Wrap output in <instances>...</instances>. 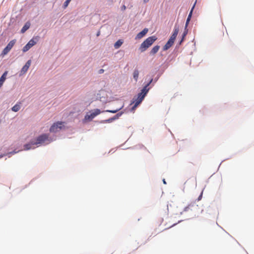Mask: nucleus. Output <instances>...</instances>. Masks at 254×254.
<instances>
[{"label":"nucleus","mask_w":254,"mask_h":254,"mask_svg":"<svg viewBox=\"0 0 254 254\" xmlns=\"http://www.w3.org/2000/svg\"><path fill=\"white\" fill-rule=\"evenodd\" d=\"M153 79H151L150 81L142 89L141 92L138 93L137 96L134 97L133 99V101L132 102V104H134L133 106L132 107V110H134L137 106L141 103L145 96L148 93L149 88H148V86L151 84L152 82Z\"/></svg>","instance_id":"f257e3e1"},{"label":"nucleus","mask_w":254,"mask_h":254,"mask_svg":"<svg viewBox=\"0 0 254 254\" xmlns=\"http://www.w3.org/2000/svg\"><path fill=\"white\" fill-rule=\"evenodd\" d=\"M157 40V38L154 36H151L147 38L143 43L141 44L139 49L141 52L145 51L149 47Z\"/></svg>","instance_id":"f03ea898"},{"label":"nucleus","mask_w":254,"mask_h":254,"mask_svg":"<svg viewBox=\"0 0 254 254\" xmlns=\"http://www.w3.org/2000/svg\"><path fill=\"white\" fill-rule=\"evenodd\" d=\"M46 141H48L49 142H51V140L49 139V135L47 134H43L40 136H39L36 138V141H35L34 140L32 141V143L33 144L38 145L42 144L44 143Z\"/></svg>","instance_id":"7ed1b4c3"},{"label":"nucleus","mask_w":254,"mask_h":254,"mask_svg":"<svg viewBox=\"0 0 254 254\" xmlns=\"http://www.w3.org/2000/svg\"><path fill=\"white\" fill-rule=\"evenodd\" d=\"M64 126V123L62 122H58L54 123L50 127V131L51 132H56L61 130Z\"/></svg>","instance_id":"20e7f679"},{"label":"nucleus","mask_w":254,"mask_h":254,"mask_svg":"<svg viewBox=\"0 0 254 254\" xmlns=\"http://www.w3.org/2000/svg\"><path fill=\"white\" fill-rule=\"evenodd\" d=\"M16 42V40L14 39L11 41H10L6 47L3 49V50L2 52V55H6L12 49L13 46L14 45Z\"/></svg>","instance_id":"39448f33"},{"label":"nucleus","mask_w":254,"mask_h":254,"mask_svg":"<svg viewBox=\"0 0 254 254\" xmlns=\"http://www.w3.org/2000/svg\"><path fill=\"white\" fill-rule=\"evenodd\" d=\"M179 31V26L177 25H175V27H174V30H173V33L171 35L169 39H170L174 42L177 37V36L178 34Z\"/></svg>","instance_id":"423d86ee"},{"label":"nucleus","mask_w":254,"mask_h":254,"mask_svg":"<svg viewBox=\"0 0 254 254\" xmlns=\"http://www.w3.org/2000/svg\"><path fill=\"white\" fill-rule=\"evenodd\" d=\"M148 29L144 28L142 31L138 33L135 37V39H140L144 37L148 32Z\"/></svg>","instance_id":"0eeeda50"},{"label":"nucleus","mask_w":254,"mask_h":254,"mask_svg":"<svg viewBox=\"0 0 254 254\" xmlns=\"http://www.w3.org/2000/svg\"><path fill=\"white\" fill-rule=\"evenodd\" d=\"M31 64V60H28L25 64L22 67L21 72L23 73H25L28 70L29 66Z\"/></svg>","instance_id":"6e6552de"},{"label":"nucleus","mask_w":254,"mask_h":254,"mask_svg":"<svg viewBox=\"0 0 254 254\" xmlns=\"http://www.w3.org/2000/svg\"><path fill=\"white\" fill-rule=\"evenodd\" d=\"M174 43V42L173 41H172L170 39H169L168 42L166 43V44L163 47V50L166 51V50H168L170 47H171L173 46Z\"/></svg>","instance_id":"1a4fd4ad"},{"label":"nucleus","mask_w":254,"mask_h":254,"mask_svg":"<svg viewBox=\"0 0 254 254\" xmlns=\"http://www.w3.org/2000/svg\"><path fill=\"white\" fill-rule=\"evenodd\" d=\"M38 40V37H34L32 39H31L27 44L29 45L30 48H31L32 46H33L37 43Z\"/></svg>","instance_id":"9d476101"},{"label":"nucleus","mask_w":254,"mask_h":254,"mask_svg":"<svg viewBox=\"0 0 254 254\" xmlns=\"http://www.w3.org/2000/svg\"><path fill=\"white\" fill-rule=\"evenodd\" d=\"M7 73L8 71H5L0 78V88H1L5 80L6 79V76L7 74Z\"/></svg>","instance_id":"9b49d317"},{"label":"nucleus","mask_w":254,"mask_h":254,"mask_svg":"<svg viewBox=\"0 0 254 254\" xmlns=\"http://www.w3.org/2000/svg\"><path fill=\"white\" fill-rule=\"evenodd\" d=\"M21 107V103L17 102L13 107H12L11 110L12 111L16 112H18Z\"/></svg>","instance_id":"f8f14e48"},{"label":"nucleus","mask_w":254,"mask_h":254,"mask_svg":"<svg viewBox=\"0 0 254 254\" xmlns=\"http://www.w3.org/2000/svg\"><path fill=\"white\" fill-rule=\"evenodd\" d=\"M195 6V4L193 5L192 8H191L189 15H188V17L187 18V21H186V28H187V27L188 26V24H189V23L190 20V18L191 17V15H192V10H193V9L194 8Z\"/></svg>","instance_id":"ddd939ff"},{"label":"nucleus","mask_w":254,"mask_h":254,"mask_svg":"<svg viewBox=\"0 0 254 254\" xmlns=\"http://www.w3.org/2000/svg\"><path fill=\"white\" fill-rule=\"evenodd\" d=\"M30 26V23L29 22H26L24 26L21 30V32L22 33H24L27 30H28Z\"/></svg>","instance_id":"4468645a"},{"label":"nucleus","mask_w":254,"mask_h":254,"mask_svg":"<svg viewBox=\"0 0 254 254\" xmlns=\"http://www.w3.org/2000/svg\"><path fill=\"white\" fill-rule=\"evenodd\" d=\"M160 49V46H154L151 50L150 51V54L151 55H154L155 54H156V53L158 52V51H159Z\"/></svg>","instance_id":"2eb2a0df"},{"label":"nucleus","mask_w":254,"mask_h":254,"mask_svg":"<svg viewBox=\"0 0 254 254\" xmlns=\"http://www.w3.org/2000/svg\"><path fill=\"white\" fill-rule=\"evenodd\" d=\"M95 116H94V114L92 112L90 114H87L85 116V119L86 120H92L93 118H94Z\"/></svg>","instance_id":"dca6fc26"},{"label":"nucleus","mask_w":254,"mask_h":254,"mask_svg":"<svg viewBox=\"0 0 254 254\" xmlns=\"http://www.w3.org/2000/svg\"><path fill=\"white\" fill-rule=\"evenodd\" d=\"M139 75V71L137 69H135L133 73V77L135 81H137L138 80V77Z\"/></svg>","instance_id":"f3484780"},{"label":"nucleus","mask_w":254,"mask_h":254,"mask_svg":"<svg viewBox=\"0 0 254 254\" xmlns=\"http://www.w3.org/2000/svg\"><path fill=\"white\" fill-rule=\"evenodd\" d=\"M122 44L123 42L121 40L117 41L114 45L115 48L118 49L122 45Z\"/></svg>","instance_id":"a211bd4d"},{"label":"nucleus","mask_w":254,"mask_h":254,"mask_svg":"<svg viewBox=\"0 0 254 254\" xmlns=\"http://www.w3.org/2000/svg\"><path fill=\"white\" fill-rule=\"evenodd\" d=\"M34 144H33L32 143V141L29 143H27V144H26L25 145H24V149L25 150H29V149H30L31 148H32V145H33Z\"/></svg>","instance_id":"6ab92c4d"},{"label":"nucleus","mask_w":254,"mask_h":254,"mask_svg":"<svg viewBox=\"0 0 254 254\" xmlns=\"http://www.w3.org/2000/svg\"><path fill=\"white\" fill-rule=\"evenodd\" d=\"M123 108V106L119 109H117L116 110H107L106 111V112H109V113H117V112H118L119 110H120L122 108Z\"/></svg>","instance_id":"aec40b11"},{"label":"nucleus","mask_w":254,"mask_h":254,"mask_svg":"<svg viewBox=\"0 0 254 254\" xmlns=\"http://www.w3.org/2000/svg\"><path fill=\"white\" fill-rule=\"evenodd\" d=\"M30 47L29 46V45L27 44L22 49V51L23 52H27V51H28L30 49Z\"/></svg>","instance_id":"412c9836"},{"label":"nucleus","mask_w":254,"mask_h":254,"mask_svg":"<svg viewBox=\"0 0 254 254\" xmlns=\"http://www.w3.org/2000/svg\"><path fill=\"white\" fill-rule=\"evenodd\" d=\"M94 116L96 117V116L99 115L101 113V111L99 109H96L94 110V111L92 112Z\"/></svg>","instance_id":"4be33fe9"},{"label":"nucleus","mask_w":254,"mask_h":254,"mask_svg":"<svg viewBox=\"0 0 254 254\" xmlns=\"http://www.w3.org/2000/svg\"><path fill=\"white\" fill-rule=\"evenodd\" d=\"M123 114V112L118 113L114 117H113L114 120L118 119Z\"/></svg>","instance_id":"5701e85b"},{"label":"nucleus","mask_w":254,"mask_h":254,"mask_svg":"<svg viewBox=\"0 0 254 254\" xmlns=\"http://www.w3.org/2000/svg\"><path fill=\"white\" fill-rule=\"evenodd\" d=\"M71 0H66V1L64 3V8H65L68 5L69 3Z\"/></svg>","instance_id":"b1692460"},{"label":"nucleus","mask_w":254,"mask_h":254,"mask_svg":"<svg viewBox=\"0 0 254 254\" xmlns=\"http://www.w3.org/2000/svg\"><path fill=\"white\" fill-rule=\"evenodd\" d=\"M187 34V31H185L184 33H183V37H182V39L180 42V44L181 43V42H182L184 40V39L185 38V37L186 36V35Z\"/></svg>","instance_id":"393cba45"},{"label":"nucleus","mask_w":254,"mask_h":254,"mask_svg":"<svg viewBox=\"0 0 254 254\" xmlns=\"http://www.w3.org/2000/svg\"><path fill=\"white\" fill-rule=\"evenodd\" d=\"M114 121V119H113V117H112V118H110V119H109L107 120L106 121V122H107V123H111V122H112V121Z\"/></svg>","instance_id":"a878e982"},{"label":"nucleus","mask_w":254,"mask_h":254,"mask_svg":"<svg viewBox=\"0 0 254 254\" xmlns=\"http://www.w3.org/2000/svg\"><path fill=\"white\" fill-rule=\"evenodd\" d=\"M202 192H201V194H200V195L199 196V197H198V199L197 200L199 201L200 200H201V198H202Z\"/></svg>","instance_id":"bb28decb"},{"label":"nucleus","mask_w":254,"mask_h":254,"mask_svg":"<svg viewBox=\"0 0 254 254\" xmlns=\"http://www.w3.org/2000/svg\"><path fill=\"white\" fill-rule=\"evenodd\" d=\"M126 9V6L124 5L122 7V10H125Z\"/></svg>","instance_id":"cd10ccee"},{"label":"nucleus","mask_w":254,"mask_h":254,"mask_svg":"<svg viewBox=\"0 0 254 254\" xmlns=\"http://www.w3.org/2000/svg\"><path fill=\"white\" fill-rule=\"evenodd\" d=\"M104 71V69H101L99 70V73H103Z\"/></svg>","instance_id":"c85d7f7f"},{"label":"nucleus","mask_w":254,"mask_h":254,"mask_svg":"<svg viewBox=\"0 0 254 254\" xmlns=\"http://www.w3.org/2000/svg\"><path fill=\"white\" fill-rule=\"evenodd\" d=\"M149 1V0H144V2L146 3Z\"/></svg>","instance_id":"c756f323"},{"label":"nucleus","mask_w":254,"mask_h":254,"mask_svg":"<svg viewBox=\"0 0 254 254\" xmlns=\"http://www.w3.org/2000/svg\"><path fill=\"white\" fill-rule=\"evenodd\" d=\"M176 224V223H174V224H173L171 226V227H173V226H175Z\"/></svg>","instance_id":"7c9ffc66"},{"label":"nucleus","mask_w":254,"mask_h":254,"mask_svg":"<svg viewBox=\"0 0 254 254\" xmlns=\"http://www.w3.org/2000/svg\"><path fill=\"white\" fill-rule=\"evenodd\" d=\"M163 182H164V184L166 183L164 179L163 180Z\"/></svg>","instance_id":"2f4dec72"},{"label":"nucleus","mask_w":254,"mask_h":254,"mask_svg":"<svg viewBox=\"0 0 254 254\" xmlns=\"http://www.w3.org/2000/svg\"><path fill=\"white\" fill-rule=\"evenodd\" d=\"M99 35V33H97V36Z\"/></svg>","instance_id":"473e14b6"}]
</instances>
